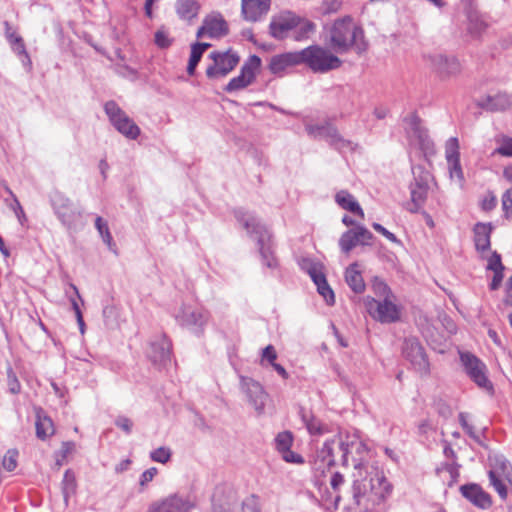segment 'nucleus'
Listing matches in <instances>:
<instances>
[{
  "instance_id": "obj_1",
  "label": "nucleus",
  "mask_w": 512,
  "mask_h": 512,
  "mask_svg": "<svg viewBox=\"0 0 512 512\" xmlns=\"http://www.w3.org/2000/svg\"><path fill=\"white\" fill-rule=\"evenodd\" d=\"M352 496L360 512H384V504L391 496L393 485L377 462L355 461Z\"/></svg>"
},
{
  "instance_id": "obj_2",
  "label": "nucleus",
  "mask_w": 512,
  "mask_h": 512,
  "mask_svg": "<svg viewBox=\"0 0 512 512\" xmlns=\"http://www.w3.org/2000/svg\"><path fill=\"white\" fill-rule=\"evenodd\" d=\"M325 42L339 54L351 50L362 53L367 48L363 29L349 16L336 19L326 29Z\"/></svg>"
},
{
  "instance_id": "obj_3",
  "label": "nucleus",
  "mask_w": 512,
  "mask_h": 512,
  "mask_svg": "<svg viewBox=\"0 0 512 512\" xmlns=\"http://www.w3.org/2000/svg\"><path fill=\"white\" fill-rule=\"evenodd\" d=\"M314 28L313 23L300 18L292 12H283L272 17L269 24L270 35L277 40L293 36L295 40L299 41L307 37Z\"/></svg>"
},
{
  "instance_id": "obj_4",
  "label": "nucleus",
  "mask_w": 512,
  "mask_h": 512,
  "mask_svg": "<svg viewBox=\"0 0 512 512\" xmlns=\"http://www.w3.org/2000/svg\"><path fill=\"white\" fill-rule=\"evenodd\" d=\"M376 293L383 296V300L371 297L365 299V306L369 315L381 323H393L400 318V308L396 304V297L391 293L385 283H376Z\"/></svg>"
},
{
  "instance_id": "obj_5",
  "label": "nucleus",
  "mask_w": 512,
  "mask_h": 512,
  "mask_svg": "<svg viewBox=\"0 0 512 512\" xmlns=\"http://www.w3.org/2000/svg\"><path fill=\"white\" fill-rule=\"evenodd\" d=\"M300 52L302 64L314 73H327L342 65V60L331 49L319 45H311Z\"/></svg>"
},
{
  "instance_id": "obj_6",
  "label": "nucleus",
  "mask_w": 512,
  "mask_h": 512,
  "mask_svg": "<svg viewBox=\"0 0 512 512\" xmlns=\"http://www.w3.org/2000/svg\"><path fill=\"white\" fill-rule=\"evenodd\" d=\"M236 218L248 233L256 234L258 236L257 241L259 244V250L265 265L269 268L275 267L277 264L276 260L272 256L270 249L265 246V243L270 239V235L266 228L248 212L239 210L236 212Z\"/></svg>"
},
{
  "instance_id": "obj_7",
  "label": "nucleus",
  "mask_w": 512,
  "mask_h": 512,
  "mask_svg": "<svg viewBox=\"0 0 512 512\" xmlns=\"http://www.w3.org/2000/svg\"><path fill=\"white\" fill-rule=\"evenodd\" d=\"M412 173L414 180L410 184L411 202L409 210L411 212H418L426 202L431 174L422 166L413 167Z\"/></svg>"
},
{
  "instance_id": "obj_8",
  "label": "nucleus",
  "mask_w": 512,
  "mask_h": 512,
  "mask_svg": "<svg viewBox=\"0 0 512 512\" xmlns=\"http://www.w3.org/2000/svg\"><path fill=\"white\" fill-rule=\"evenodd\" d=\"M209 57L213 63L207 67L206 76L210 79L225 77L240 61L239 55L231 49L211 52Z\"/></svg>"
},
{
  "instance_id": "obj_9",
  "label": "nucleus",
  "mask_w": 512,
  "mask_h": 512,
  "mask_svg": "<svg viewBox=\"0 0 512 512\" xmlns=\"http://www.w3.org/2000/svg\"><path fill=\"white\" fill-rule=\"evenodd\" d=\"M427 66L441 80H448L456 77L461 71L459 61L451 55L435 52L425 56Z\"/></svg>"
},
{
  "instance_id": "obj_10",
  "label": "nucleus",
  "mask_w": 512,
  "mask_h": 512,
  "mask_svg": "<svg viewBox=\"0 0 512 512\" xmlns=\"http://www.w3.org/2000/svg\"><path fill=\"white\" fill-rule=\"evenodd\" d=\"M460 360L465 373L478 387L492 391L493 385L487 376V367L479 358L469 352H461Z\"/></svg>"
},
{
  "instance_id": "obj_11",
  "label": "nucleus",
  "mask_w": 512,
  "mask_h": 512,
  "mask_svg": "<svg viewBox=\"0 0 512 512\" xmlns=\"http://www.w3.org/2000/svg\"><path fill=\"white\" fill-rule=\"evenodd\" d=\"M405 122V130L410 145L419 148L425 156L434 155V144L429 138L427 131L421 125L420 119L412 115Z\"/></svg>"
},
{
  "instance_id": "obj_12",
  "label": "nucleus",
  "mask_w": 512,
  "mask_h": 512,
  "mask_svg": "<svg viewBox=\"0 0 512 512\" xmlns=\"http://www.w3.org/2000/svg\"><path fill=\"white\" fill-rule=\"evenodd\" d=\"M104 110L117 131L130 139L138 137L140 134L139 127L114 101H108L104 106Z\"/></svg>"
},
{
  "instance_id": "obj_13",
  "label": "nucleus",
  "mask_w": 512,
  "mask_h": 512,
  "mask_svg": "<svg viewBox=\"0 0 512 512\" xmlns=\"http://www.w3.org/2000/svg\"><path fill=\"white\" fill-rule=\"evenodd\" d=\"M260 66L261 59L257 55H251L241 67L240 74L232 78L224 90L231 93L245 89L254 82Z\"/></svg>"
},
{
  "instance_id": "obj_14",
  "label": "nucleus",
  "mask_w": 512,
  "mask_h": 512,
  "mask_svg": "<svg viewBox=\"0 0 512 512\" xmlns=\"http://www.w3.org/2000/svg\"><path fill=\"white\" fill-rule=\"evenodd\" d=\"M307 133L314 138H323L338 150L344 152L346 150H354L352 142L343 139L337 129L329 123L309 124L306 126Z\"/></svg>"
},
{
  "instance_id": "obj_15",
  "label": "nucleus",
  "mask_w": 512,
  "mask_h": 512,
  "mask_svg": "<svg viewBox=\"0 0 512 512\" xmlns=\"http://www.w3.org/2000/svg\"><path fill=\"white\" fill-rule=\"evenodd\" d=\"M403 354L420 375H427L429 373V362L424 348L418 339L412 337L405 339Z\"/></svg>"
},
{
  "instance_id": "obj_16",
  "label": "nucleus",
  "mask_w": 512,
  "mask_h": 512,
  "mask_svg": "<svg viewBox=\"0 0 512 512\" xmlns=\"http://www.w3.org/2000/svg\"><path fill=\"white\" fill-rule=\"evenodd\" d=\"M178 322L200 336L209 320V313L203 309L184 306L177 315Z\"/></svg>"
},
{
  "instance_id": "obj_17",
  "label": "nucleus",
  "mask_w": 512,
  "mask_h": 512,
  "mask_svg": "<svg viewBox=\"0 0 512 512\" xmlns=\"http://www.w3.org/2000/svg\"><path fill=\"white\" fill-rule=\"evenodd\" d=\"M240 388L256 412L262 414L268 400V394L263 386L252 378L241 376Z\"/></svg>"
},
{
  "instance_id": "obj_18",
  "label": "nucleus",
  "mask_w": 512,
  "mask_h": 512,
  "mask_svg": "<svg viewBox=\"0 0 512 512\" xmlns=\"http://www.w3.org/2000/svg\"><path fill=\"white\" fill-rule=\"evenodd\" d=\"M339 448L342 451V457H343V464L348 465L349 459L348 455H352V465L355 468V461L357 460H363L365 462H375L372 459L371 452L361 440L357 439L355 436H353L352 440L350 441H340L339 442Z\"/></svg>"
},
{
  "instance_id": "obj_19",
  "label": "nucleus",
  "mask_w": 512,
  "mask_h": 512,
  "mask_svg": "<svg viewBox=\"0 0 512 512\" xmlns=\"http://www.w3.org/2000/svg\"><path fill=\"white\" fill-rule=\"evenodd\" d=\"M193 507L194 504L188 497L173 494L153 503L150 512H189Z\"/></svg>"
},
{
  "instance_id": "obj_20",
  "label": "nucleus",
  "mask_w": 512,
  "mask_h": 512,
  "mask_svg": "<svg viewBox=\"0 0 512 512\" xmlns=\"http://www.w3.org/2000/svg\"><path fill=\"white\" fill-rule=\"evenodd\" d=\"M373 234L365 227L358 226L342 234L339 245L344 253H349L357 245H367Z\"/></svg>"
},
{
  "instance_id": "obj_21",
  "label": "nucleus",
  "mask_w": 512,
  "mask_h": 512,
  "mask_svg": "<svg viewBox=\"0 0 512 512\" xmlns=\"http://www.w3.org/2000/svg\"><path fill=\"white\" fill-rule=\"evenodd\" d=\"M271 0H241V15L247 22H258L269 12Z\"/></svg>"
},
{
  "instance_id": "obj_22",
  "label": "nucleus",
  "mask_w": 512,
  "mask_h": 512,
  "mask_svg": "<svg viewBox=\"0 0 512 512\" xmlns=\"http://www.w3.org/2000/svg\"><path fill=\"white\" fill-rule=\"evenodd\" d=\"M293 436L289 431L279 433L275 438V446L282 459L287 463L302 464L304 459L301 455L291 450Z\"/></svg>"
},
{
  "instance_id": "obj_23",
  "label": "nucleus",
  "mask_w": 512,
  "mask_h": 512,
  "mask_svg": "<svg viewBox=\"0 0 512 512\" xmlns=\"http://www.w3.org/2000/svg\"><path fill=\"white\" fill-rule=\"evenodd\" d=\"M302 64L301 52H286L274 55L269 63V69L273 74H282L288 68Z\"/></svg>"
},
{
  "instance_id": "obj_24",
  "label": "nucleus",
  "mask_w": 512,
  "mask_h": 512,
  "mask_svg": "<svg viewBox=\"0 0 512 512\" xmlns=\"http://www.w3.org/2000/svg\"><path fill=\"white\" fill-rule=\"evenodd\" d=\"M228 31L227 23L221 15L210 16L204 20L203 25L197 31V37L208 35L217 38L225 35Z\"/></svg>"
},
{
  "instance_id": "obj_25",
  "label": "nucleus",
  "mask_w": 512,
  "mask_h": 512,
  "mask_svg": "<svg viewBox=\"0 0 512 512\" xmlns=\"http://www.w3.org/2000/svg\"><path fill=\"white\" fill-rule=\"evenodd\" d=\"M308 273L317 286L319 294L323 296L328 304H333L335 301L334 293L326 281V277L322 272L321 266L318 264H311L308 268Z\"/></svg>"
},
{
  "instance_id": "obj_26",
  "label": "nucleus",
  "mask_w": 512,
  "mask_h": 512,
  "mask_svg": "<svg viewBox=\"0 0 512 512\" xmlns=\"http://www.w3.org/2000/svg\"><path fill=\"white\" fill-rule=\"evenodd\" d=\"M462 495L475 506L486 509L491 506V498L480 486L476 484L461 487Z\"/></svg>"
},
{
  "instance_id": "obj_27",
  "label": "nucleus",
  "mask_w": 512,
  "mask_h": 512,
  "mask_svg": "<svg viewBox=\"0 0 512 512\" xmlns=\"http://www.w3.org/2000/svg\"><path fill=\"white\" fill-rule=\"evenodd\" d=\"M171 343L162 336L150 345L149 357L159 365H165L170 360Z\"/></svg>"
},
{
  "instance_id": "obj_28",
  "label": "nucleus",
  "mask_w": 512,
  "mask_h": 512,
  "mask_svg": "<svg viewBox=\"0 0 512 512\" xmlns=\"http://www.w3.org/2000/svg\"><path fill=\"white\" fill-rule=\"evenodd\" d=\"M490 223H477L474 227V242L478 251L485 252L490 248V236L492 232Z\"/></svg>"
},
{
  "instance_id": "obj_29",
  "label": "nucleus",
  "mask_w": 512,
  "mask_h": 512,
  "mask_svg": "<svg viewBox=\"0 0 512 512\" xmlns=\"http://www.w3.org/2000/svg\"><path fill=\"white\" fill-rule=\"evenodd\" d=\"M175 10L181 20L191 22L198 16L200 4L197 0H177Z\"/></svg>"
},
{
  "instance_id": "obj_30",
  "label": "nucleus",
  "mask_w": 512,
  "mask_h": 512,
  "mask_svg": "<svg viewBox=\"0 0 512 512\" xmlns=\"http://www.w3.org/2000/svg\"><path fill=\"white\" fill-rule=\"evenodd\" d=\"M335 200L341 208H343L351 213H354V214L360 216L361 218H364V212H363L362 208L360 207L359 203L356 201L354 196L352 194H350L348 191H346V190L339 191L335 195Z\"/></svg>"
},
{
  "instance_id": "obj_31",
  "label": "nucleus",
  "mask_w": 512,
  "mask_h": 512,
  "mask_svg": "<svg viewBox=\"0 0 512 512\" xmlns=\"http://www.w3.org/2000/svg\"><path fill=\"white\" fill-rule=\"evenodd\" d=\"M345 281L355 293L365 290V283L357 263L351 264L345 271Z\"/></svg>"
},
{
  "instance_id": "obj_32",
  "label": "nucleus",
  "mask_w": 512,
  "mask_h": 512,
  "mask_svg": "<svg viewBox=\"0 0 512 512\" xmlns=\"http://www.w3.org/2000/svg\"><path fill=\"white\" fill-rule=\"evenodd\" d=\"M511 103L512 101L507 94H497L495 96H488L480 105L490 111H502L509 108Z\"/></svg>"
},
{
  "instance_id": "obj_33",
  "label": "nucleus",
  "mask_w": 512,
  "mask_h": 512,
  "mask_svg": "<svg viewBox=\"0 0 512 512\" xmlns=\"http://www.w3.org/2000/svg\"><path fill=\"white\" fill-rule=\"evenodd\" d=\"M35 427L36 435L41 440H45L46 438L54 434V426L52 420L45 415H41V413L39 412L37 413L36 416Z\"/></svg>"
},
{
  "instance_id": "obj_34",
  "label": "nucleus",
  "mask_w": 512,
  "mask_h": 512,
  "mask_svg": "<svg viewBox=\"0 0 512 512\" xmlns=\"http://www.w3.org/2000/svg\"><path fill=\"white\" fill-rule=\"evenodd\" d=\"M210 47L209 43H195L191 46L190 59L187 66V73L193 75L203 53Z\"/></svg>"
},
{
  "instance_id": "obj_35",
  "label": "nucleus",
  "mask_w": 512,
  "mask_h": 512,
  "mask_svg": "<svg viewBox=\"0 0 512 512\" xmlns=\"http://www.w3.org/2000/svg\"><path fill=\"white\" fill-rule=\"evenodd\" d=\"M439 477L449 486L453 485L459 476V466L456 463H445L437 468Z\"/></svg>"
},
{
  "instance_id": "obj_36",
  "label": "nucleus",
  "mask_w": 512,
  "mask_h": 512,
  "mask_svg": "<svg viewBox=\"0 0 512 512\" xmlns=\"http://www.w3.org/2000/svg\"><path fill=\"white\" fill-rule=\"evenodd\" d=\"M301 417L311 435H323L329 431L328 427L313 415H307L302 411Z\"/></svg>"
},
{
  "instance_id": "obj_37",
  "label": "nucleus",
  "mask_w": 512,
  "mask_h": 512,
  "mask_svg": "<svg viewBox=\"0 0 512 512\" xmlns=\"http://www.w3.org/2000/svg\"><path fill=\"white\" fill-rule=\"evenodd\" d=\"M95 227L101 236L103 242L108 246L109 250L116 253V246L113 242L112 235L110 233L108 223L102 217L98 216L95 219Z\"/></svg>"
},
{
  "instance_id": "obj_38",
  "label": "nucleus",
  "mask_w": 512,
  "mask_h": 512,
  "mask_svg": "<svg viewBox=\"0 0 512 512\" xmlns=\"http://www.w3.org/2000/svg\"><path fill=\"white\" fill-rule=\"evenodd\" d=\"M494 142L496 148L492 152V156L501 155L504 157H512V138L506 135H498L495 137Z\"/></svg>"
},
{
  "instance_id": "obj_39",
  "label": "nucleus",
  "mask_w": 512,
  "mask_h": 512,
  "mask_svg": "<svg viewBox=\"0 0 512 512\" xmlns=\"http://www.w3.org/2000/svg\"><path fill=\"white\" fill-rule=\"evenodd\" d=\"M449 178L452 182L457 184L458 187L462 188L464 185V174L460 164V160H453L447 162Z\"/></svg>"
},
{
  "instance_id": "obj_40",
  "label": "nucleus",
  "mask_w": 512,
  "mask_h": 512,
  "mask_svg": "<svg viewBox=\"0 0 512 512\" xmlns=\"http://www.w3.org/2000/svg\"><path fill=\"white\" fill-rule=\"evenodd\" d=\"M71 288H73V290L75 291V293L77 294V297H78V300L71 298L70 302H71L72 310H73L74 316L76 318L80 333L83 335L85 333V328H86L85 322L83 319V315H82V311H81V307H80V305L83 304V300L81 299L76 287L71 284Z\"/></svg>"
},
{
  "instance_id": "obj_41",
  "label": "nucleus",
  "mask_w": 512,
  "mask_h": 512,
  "mask_svg": "<svg viewBox=\"0 0 512 512\" xmlns=\"http://www.w3.org/2000/svg\"><path fill=\"white\" fill-rule=\"evenodd\" d=\"M335 439L328 440L324 443L323 447L318 453V457L321 458V460L328 466H331L334 464V455L333 451L336 446Z\"/></svg>"
},
{
  "instance_id": "obj_42",
  "label": "nucleus",
  "mask_w": 512,
  "mask_h": 512,
  "mask_svg": "<svg viewBox=\"0 0 512 512\" xmlns=\"http://www.w3.org/2000/svg\"><path fill=\"white\" fill-rule=\"evenodd\" d=\"M154 42L159 48L165 49L172 45L173 38L170 36L168 29L164 26H161L155 32Z\"/></svg>"
},
{
  "instance_id": "obj_43",
  "label": "nucleus",
  "mask_w": 512,
  "mask_h": 512,
  "mask_svg": "<svg viewBox=\"0 0 512 512\" xmlns=\"http://www.w3.org/2000/svg\"><path fill=\"white\" fill-rule=\"evenodd\" d=\"M445 156H446L447 162H450L453 160H460L459 142H458L457 138L452 137L446 142Z\"/></svg>"
},
{
  "instance_id": "obj_44",
  "label": "nucleus",
  "mask_w": 512,
  "mask_h": 512,
  "mask_svg": "<svg viewBox=\"0 0 512 512\" xmlns=\"http://www.w3.org/2000/svg\"><path fill=\"white\" fill-rule=\"evenodd\" d=\"M12 49L13 51L18 54L19 56H22V63L24 65L30 66L31 61L29 58V55L26 51L25 44L23 42V39L21 37H15V42H12Z\"/></svg>"
},
{
  "instance_id": "obj_45",
  "label": "nucleus",
  "mask_w": 512,
  "mask_h": 512,
  "mask_svg": "<svg viewBox=\"0 0 512 512\" xmlns=\"http://www.w3.org/2000/svg\"><path fill=\"white\" fill-rule=\"evenodd\" d=\"M239 505V512H260L259 500L255 495L247 497L243 502H239Z\"/></svg>"
},
{
  "instance_id": "obj_46",
  "label": "nucleus",
  "mask_w": 512,
  "mask_h": 512,
  "mask_svg": "<svg viewBox=\"0 0 512 512\" xmlns=\"http://www.w3.org/2000/svg\"><path fill=\"white\" fill-rule=\"evenodd\" d=\"M489 479H490V483L491 485L494 487V489L497 491V493L499 494V496L502 498V499H506L507 497V489H506V486L504 485V483L502 482V480L499 478V476L497 475V472L496 471H493L491 470L489 472Z\"/></svg>"
},
{
  "instance_id": "obj_47",
  "label": "nucleus",
  "mask_w": 512,
  "mask_h": 512,
  "mask_svg": "<svg viewBox=\"0 0 512 512\" xmlns=\"http://www.w3.org/2000/svg\"><path fill=\"white\" fill-rule=\"evenodd\" d=\"M171 450L168 447H159L150 453V458L162 464L167 463L171 458Z\"/></svg>"
},
{
  "instance_id": "obj_48",
  "label": "nucleus",
  "mask_w": 512,
  "mask_h": 512,
  "mask_svg": "<svg viewBox=\"0 0 512 512\" xmlns=\"http://www.w3.org/2000/svg\"><path fill=\"white\" fill-rule=\"evenodd\" d=\"M18 452L14 449H10L6 452L3 457L2 465L5 470L13 471L17 467Z\"/></svg>"
},
{
  "instance_id": "obj_49",
  "label": "nucleus",
  "mask_w": 512,
  "mask_h": 512,
  "mask_svg": "<svg viewBox=\"0 0 512 512\" xmlns=\"http://www.w3.org/2000/svg\"><path fill=\"white\" fill-rule=\"evenodd\" d=\"M239 509L240 505L236 499L225 503H217L215 501L213 505V512H239Z\"/></svg>"
},
{
  "instance_id": "obj_50",
  "label": "nucleus",
  "mask_w": 512,
  "mask_h": 512,
  "mask_svg": "<svg viewBox=\"0 0 512 512\" xmlns=\"http://www.w3.org/2000/svg\"><path fill=\"white\" fill-rule=\"evenodd\" d=\"M51 204L58 215L59 219L62 220L63 213L62 208L64 207V200L60 191H55L50 194Z\"/></svg>"
},
{
  "instance_id": "obj_51",
  "label": "nucleus",
  "mask_w": 512,
  "mask_h": 512,
  "mask_svg": "<svg viewBox=\"0 0 512 512\" xmlns=\"http://www.w3.org/2000/svg\"><path fill=\"white\" fill-rule=\"evenodd\" d=\"M7 191L12 196V203L9 205V207L11 208V210H13V212L15 213L16 217L18 218L19 222L21 224H23L24 221L26 220L24 210H23L20 202L18 201L17 197L12 193V191L10 189H7Z\"/></svg>"
},
{
  "instance_id": "obj_52",
  "label": "nucleus",
  "mask_w": 512,
  "mask_h": 512,
  "mask_svg": "<svg viewBox=\"0 0 512 512\" xmlns=\"http://www.w3.org/2000/svg\"><path fill=\"white\" fill-rule=\"evenodd\" d=\"M7 384L8 389L12 394H17L21 390V385L17 379L16 374L13 372L12 368H8L7 370Z\"/></svg>"
},
{
  "instance_id": "obj_53",
  "label": "nucleus",
  "mask_w": 512,
  "mask_h": 512,
  "mask_svg": "<svg viewBox=\"0 0 512 512\" xmlns=\"http://www.w3.org/2000/svg\"><path fill=\"white\" fill-rule=\"evenodd\" d=\"M502 207L505 217L510 219L512 217V189H508L502 197Z\"/></svg>"
},
{
  "instance_id": "obj_54",
  "label": "nucleus",
  "mask_w": 512,
  "mask_h": 512,
  "mask_svg": "<svg viewBox=\"0 0 512 512\" xmlns=\"http://www.w3.org/2000/svg\"><path fill=\"white\" fill-rule=\"evenodd\" d=\"M487 269L493 271L504 270V266L501 262V257L496 252L488 258Z\"/></svg>"
},
{
  "instance_id": "obj_55",
  "label": "nucleus",
  "mask_w": 512,
  "mask_h": 512,
  "mask_svg": "<svg viewBox=\"0 0 512 512\" xmlns=\"http://www.w3.org/2000/svg\"><path fill=\"white\" fill-rule=\"evenodd\" d=\"M115 424H116L117 427L122 429L127 434H129L131 432L132 426H133L132 421L129 418L125 417V416H119L115 420Z\"/></svg>"
},
{
  "instance_id": "obj_56",
  "label": "nucleus",
  "mask_w": 512,
  "mask_h": 512,
  "mask_svg": "<svg viewBox=\"0 0 512 512\" xmlns=\"http://www.w3.org/2000/svg\"><path fill=\"white\" fill-rule=\"evenodd\" d=\"M276 359L277 353L272 345H268L262 350V361L267 360L272 365Z\"/></svg>"
},
{
  "instance_id": "obj_57",
  "label": "nucleus",
  "mask_w": 512,
  "mask_h": 512,
  "mask_svg": "<svg viewBox=\"0 0 512 512\" xmlns=\"http://www.w3.org/2000/svg\"><path fill=\"white\" fill-rule=\"evenodd\" d=\"M65 477H66V495L68 493L74 494L76 491V486H77L74 473H72L69 470H66Z\"/></svg>"
},
{
  "instance_id": "obj_58",
  "label": "nucleus",
  "mask_w": 512,
  "mask_h": 512,
  "mask_svg": "<svg viewBox=\"0 0 512 512\" xmlns=\"http://www.w3.org/2000/svg\"><path fill=\"white\" fill-rule=\"evenodd\" d=\"M330 486L336 492L339 490V487L344 483V477L342 474L335 472L330 477Z\"/></svg>"
},
{
  "instance_id": "obj_59",
  "label": "nucleus",
  "mask_w": 512,
  "mask_h": 512,
  "mask_svg": "<svg viewBox=\"0 0 512 512\" xmlns=\"http://www.w3.org/2000/svg\"><path fill=\"white\" fill-rule=\"evenodd\" d=\"M156 474H157V469L155 467L145 470L141 475L140 485L144 486L148 482L152 481Z\"/></svg>"
},
{
  "instance_id": "obj_60",
  "label": "nucleus",
  "mask_w": 512,
  "mask_h": 512,
  "mask_svg": "<svg viewBox=\"0 0 512 512\" xmlns=\"http://www.w3.org/2000/svg\"><path fill=\"white\" fill-rule=\"evenodd\" d=\"M372 227L391 242H397L396 236L379 223H373Z\"/></svg>"
},
{
  "instance_id": "obj_61",
  "label": "nucleus",
  "mask_w": 512,
  "mask_h": 512,
  "mask_svg": "<svg viewBox=\"0 0 512 512\" xmlns=\"http://www.w3.org/2000/svg\"><path fill=\"white\" fill-rule=\"evenodd\" d=\"M496 203V197L493 194H487L482 200V208L486 211L492 210L496 206Z\"/></svg>"
},
{
  "instance_id": "obj_62",
  "label": "nucleus",
  "mask_w": 512,
  "mask_h": 512,
  "mask_svg": "<svg viewBox=\"0 0 512 512\" xmlns=\"http://www.w3.org/2000/svg\"><path fill=\"white\" fill-rule=\"evenodd\" d=\"M503 271L504 270L493 271L494 275L490 283L491 290H497L500 287L504 277Z\"/></svg>"
},
{
  "instance_id": "obj_63",
  "label": "nucleus",
  "mask_w": 512,
  "mask_h": 512,
  "mask_svg": "<svg viewBox=\"0 0 512 512\" xmlns=\"http://www.w3.org/2000/svg\"><path fill=\"white\" fill-rule=\"evenodd\" d=\"M158 1L159 0H145L144 9H145V14H146L147 17H149V18L153 17L152 7H153V4L158 2Z\"/></svg>"
},
{
  "instance_id": "obj_64",
  "label": "nucleus",
  "mask_w": 512,
  "mask_h": 512,
  "mask_svg": "<svg viewBox=\"0 0 512 512\" xmlns=\"http://www.w3.org/2000/svg\"><path fill=\"white\" fill-rule=\"evenodd\" d=\"M130 464H131V461L129 459L123 460L118 465H116L115 471L117 473H122L123 471L128 469Z\"/></svg>"
}]
</instances>
